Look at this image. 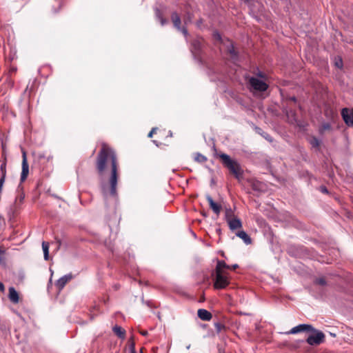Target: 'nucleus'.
Returning <instances> with one entry per match:
<instances>
[{"instance_id":"25","label":"nucleus","mask_w":353,"mask_h":353,"mask_svg":"<svg viewBox=\"0 0 353 353\" xmlns=\"http://www.w3.org/2000/svg\"><path fill=\"white\" fill-rule=\"evenodd\" d=\"M313 284L316 285L325 286L327 285V281L324 277H319V278H316L314 280Z\"/></svg>"},{"instance_id":"4","label":"nucleus","mask_w":353,"mask_h":353,"mask_svg":"<svg viewBox=\"0 0 353 353\" xmlns=\"http://www.w3.org/2000/svg\"><path fill=\"white\" fill-rule=\"evenodd\" d=\"M230 283L227 273L214 272V288L216 290L224 289Z\"/></svg>"},{"instance_id":"44","label":"nucleus","mask_w":353,"mask_h":353,"mask_svg":"<svg viewBox=\"0 0 353 353\" xmlns=\"http://www.w3.org/2000/svg\"><path fill=\"white\" fill-rule=\"evenodd\" d=\"M237 268H239L238 264H234V265H232V266H230V269H232V270H235V269H236Z\"/></svg>"},{"instance_id":"30","label":"nucleus","mask_w":353,"mask_h":353,"mask_svg":"<svg viewBox=\"0 0 353 353\" xmlns=\"http://www.w3.org/2000/svg\"><path fill=\"white\" fill-rule=\"evenodd\" d=\"M194 14L190 12L186 13L185 17L184 19V23L187 24L188 23H191L193 19Z\"/></svg>"},{"instance_id":"1","label":"nucleus","mask_w":353,"mask_h":353,"mask_svg":"<svg viewBox=\"0 0 353 353\" xmlns=\"http://www.w3.org/2000/svg\"><path fill=\"white\" fill-rule=\"evenodd\" d=\"M96 169L100 177V190L105 201L109 198H117V183L119 180V163L114 150L103 145L96 159Z\"/></svg>"},{"instance_id":"32","label":"nucleus","mask_w":353,"mask_h":353,"mask_svg":"<svg viewBox=\"0 0 353 353\" xmlns=\"http://www.w3.org/2000/svg\"><path fill=\"white\" fill-rule=\"evenodd\" d=\"M256 70L257 72L255 73V74L256 75L257 77H259L262 79L264 80H266L267 79V75L262 71H261L259 68H256Z\"/></svg>"},{"instance_id":"43","label":"nucleus","mask_w":353,"mask_h":353,"mask_svg":"<svg viewBox=\"0 0 353 353\" xmlns=\"http://www.w3.org/2000/svg\"><path fill=\"white\" fill-rule=\"evenodd\" d=\"M4 285L3 283L0 282V291L3 292L4 290Z\"/></svg>"},{"instance_id":"40","label":"nucleus","mask_w":353,"mask_h":353,"mask_svg":"<svg viewBox=\"0 0 353 353\" xmlns=\"http://www.w3.org/2000/svg\"><path fill=\"white\" fill-rule=\"evenodd\" d=\"M157 130V128H153L151 130V131L149 132V134H148V137H152L153 133H154V132H156V130Z\"/></svg>"},{"instance_id":"15","label":"nucleus","mask_w":353,"mask_h":353,"mask_svg":"<svg viewBox=\"0 0 353 353\" xmlns=\"http://www.w3.org/2000/svg\"><path fill=\"white\" fill-rule=\"evenodd\" d=\"M8 298L14 303H17L19 301V296L17 291L14 287H10L8 289Z\"/></svg>"},{"instance_id":"18","label":"nucleus","mask_w":353,"mask_h":353,"mask_svg":"<svg viewBox=\"0 0 353 353\" xmlns=\"http://www.w3.org/2000/svg\"><path fill=\"white\" fill-rule=\"evenodd\" d=\"M228 52L230 55V58L232 61H236L239 59V52L235 50L233 43L228 46Z\"/></svg>"},{"instance_id":"33","label":"nucleus","mask_w":353,"mask_h":353,"mask_svg":"<svg viewBox=\"0 0 353 353\" xmlns=\"http://www.w3.org/2000/svg\"><path fill=\"white\" fill-rule=\"evenodd\" d=\"M0 170H1V176L6 177V161L3 162L1 164V165H0Z\"/></svg>"},{"instance_id":"13","label":"nucleus","mask_w":353,"mask_h":353,"mask_svg":"<svg viewBox=\"0 0 353 353\" xmlns=\"http://www.w3.org/2000/svg\"><path fill=\"white\" fill-rule=\"evenodd\" d=\"M228 224L230 230L234 231L242 228L241 220L238 217H233L228 220Z\"/></svg>"},{"instance_id":"17","label":"nucleus","mask_w":353,"mask_h":353,"mask_svg":"<svg viewBox=\"0 0 353 353\" xmlns=\"http://www.w3.org/2000/svg\"><path fill=\"white\" fill-rule=\"evenodd\" d=\"M112 331L119 339L123 340L125 338V330L123 329L121 326L118 325H115L112 327Z\"/></svg>"},{"instance_id":"42","label":"nucleus","mask_w":353,"mask_h":353,"mask_svg":"<svg viewBox=\"0 0 353 353\" xmlns=\"http://www.w3.org/2000/svg\"><path fill=\"white\" fill-rule=\"evenodd\" d=\"M140 334L142 336H147L148 333V331H146V330H142L140 332Z\"/></svg>"},{"instance_id":"37","label":"nucleus","mask_w":353,"mask_h":353,"mask_svg":"<svg viewBox=\"0 0 353 353\" xmlns=\"http://www.w3.org/2000/svg\"><path fill=\"white\" fill-rule=\"evenodd\" d=\"M130 353H137L135 350V344L132 342L130 345Z\"/></svg>"},{"instance_id":"23","label":"nucleus","mask_w":353,"mask_h":353,"mask_svg":"<svg viewBox=\"0 0 353 353\" xmlns=\"http://www.w3.org/2000/svg\"><path fill=\"white\" fill-rule=\"evenodd\" d=\"M49 243L46 241H43L42 243V249L43 252V258L45 261L49 260Z\"/></svg>"},{"instance_id":"8","label":"nucleus","mask_w":353,"mask_h":353,"mask_svg":"<svg viewBox=\"0 0 353 353\" xmlns=\"http://www.w3.org/2000/svg\"><path fill=\"white\" fill-rule=\"evenodd\" d=\"M201 43L199 39H194L191 43L190 51L195 59L201 62Z\"/></svg>"},{"instance_id":"2","label":"nucleus","mask_w":353,"mask_h":353,"mask_svg":"<svg viewBox=\"0 0 353 353\" xmlns=\"http://www.w3.org/2000/svg\"><path fill=\"white\" fill-rule=\"evenodd\" d=\"M219 157L221 159L223 166L228 169L230 172L233 174L236 179L241 180L243 178V170L240 163L236 160L231 159L228 154L225 153L219 154Z\"/></svg>"},{"instance_id":"9","label":"nucleus","mask_w":353,"mask_h":353,"mask_svg":"<svg viewBox=\"0 0 353 353\" xmlns=\"http://www.w3.org/2000/svg\"><path fill=\"white\" fill-rule=\"evenodd\" d=\"M341 114L345 123L348 127H353V109L343 108L341 110Z\"/></svg>"},{"instance_id":"51","label":"nucleus","mask_w":353,"mask_h":353,"mask_svg":"<svg viewBox=\"0 0 353 353\" xmlns=\"http://www.w3.org/2000/svg\"><path fill=\"white\" fill-rule=\"evenodd\" d=\"M192 236H196V234L194 232H192Z\"/></svg>"},{"instance_id":"49","label":"nucleus","mask_w":353,"mask_h":353,"mask_svg":"<svg viewBox=\"0 0 353 353\" xmlns=\"http://www.w3.org/2000/svg\"><path fill=\"white\" fill-rule=\"evenodd\" d=\"M154 143L158 145L157 141H153Z\"/></svg>"},{"instance_id":"14","label":"nucleus","mask_w":353,"mask_h":353,"mask_svg":"<svg viewBox=\"0 0 353 353\" xmlns=\"http://www.w3.org/2000/svg\"><path fill=\"white\" fill-rule=\"evenodd\" d=\"M198 317L203 321H210L212 318V314L205 309H199L197 311Z\"/></svg>"},{"instance_id":"16","label":"nucleus","mask_w":353,"mask_h":353,"mask_svg":"<svg viewBox=\"0 0 353 353\" xmlns=\"http://www.w3.org/2000/svg\"><path fill=\"white\" fill-rule=\"evenodd\" d=\"M171 19L173 23L174 27L178 30L181 29V20L179 14L176 12H172Z\"/></svg>"},{"instance_id":"20","label":"nucleus","mask_w":353,"mask_h":353,"mask_svg":"<svg viewBox=\"0 0 353 353\" xmlns=\"http://www.w3.org/2000/svg\"><path fill=\"white\" fill-rule=\"evenodd\" d=\"M154 13L156 18L159 21L161 26H163L168 23V20L163 17V13L159 8H156L154 9Z\"/></svg>"},{"instance_id":"31","label":"nucleus","mask_w":353,"mask_h":353,"mask_svg":"<svg viewBox=\"0 0 353 353\" xmlns=\"http://www.w3.org/2000/svg\"><path fill=\"white\" fill-rule=\"evenodd\" d=\"M233 216V212L231 208H227L226 210H225V221L228 222V219H231Z\"/></svg>"},{"instance_id":"34","label":"nucleus","mask_w":353,"mask_h":353,"mask_svg":"<svg viewBox=\"0 0 353 353\" xmlns=\"http://www.w3.org/2000/svg\"><path fill=\"white\" fill-rule=\"evenodd\" d=\"M178 30L181 32L184 37L187 39V37L189 35V33L188 29L185 27H181V29H179Z\"/></svg>"},{"instance_id":"47","label":"nucleus","mask_w":353,"mask_h":353,"mask_svg":"<svg viewBox=\"0 0 353 353\" xmlns=\"http://www.w3.org/2000/svg\"><path fill=\"white\" fill-rule=\"evenodd\" d=\"M216 232L217 234H220L221 233V229L220 228H216Z\"/></svg>"},{"instance_id":"52","label":"nucleus","mask_w":353,"mask_h":353,"mask_svg":"<svg viewBox=\"0 0 353 353\" xmlns=\"http://www.w3.org/2000/svg\"><path fill=\"white\" fill-rule=\"evenodd\" d=\"M245 2H248L250 0H244Z\"/></svg>"},{"instance_id":"6","label":"nucleus","mask_w":353,"mask_h":353,"mask_svg":"<svg viewBox=\"0 0 353 353\" xmlns=\"http://www.w3.org/2000/svg\"><path fill=\"white\" fill-rule=\"evenodd\" d=\"M310 332H314V334L310 335L305 341L310 345H319L325 340V334L323 332L316 330H310Z\"/></svg>"},{"instance_id":"45","label":"nucleus","mask_w":353,"mask_h":353,"mask_svg":"<svg viewBox=\"0 0 353 353\" xmlns=\"http://www.w3.org/2000/svg\"><path fill=\"white\" fill-rule=\"evenodd\" d=\"M216 183V181L214 180V178L211 179V181H210V185L212 186L214 185V184Z\"/></svg>"},{"instance_id":"48","label":"nucleus","mask_w":353,"mask_h":353,"mask_svg":"<svg viewBox=\"0 0 353 353\" xmlns=\"http://www.w3.org/2000/svg\"><path fill=\"white\" fill-rule=\"evenodd\" d=\"M23 199H24V196H21L20 197V200H21V201H22Z\"/></svg>"},{"instance_id":"7","label":"nucleus","mask_w":353,"mask_h":353,"mask_svg":"<svg viewBox=\"0 0 353 353\" xmlns=\"http://www.w3.org/2000/svg\"><path fill=\"white\" fill-rule=\"evenodd\" d=\"M310 330H314V327L310 324H299L294 327H292L290 330L285 332H281L283 334H296L299 332H309Z\"/></svg>"},{"instance_id":"26","label":"nucleus","mask_w":353,"mask_h":353,"mask_svg":"<svg viewBox=\"0 0 353 353\" xmlns=\"http://www.w3.org/2000/svg\"><path fill=\"white\" fill-rule=\"evenodd\" d=\"M310 144L312 145V148H319L321 144V141L317 139L316 137H312L310 141Z\"/></svg>"},{"instance_id":"27","label":"nucleus","mask_w":353,"mask_h":353,"mask_svg":"<svg viewBox=\"0 0 353 353\" xmlns=\"http://www.w3.org/2000/svg\"><path fill=\"white\" fill-rule=\"evenodd\" d=\"M6 250L3 247H0V264L5 266L6 265L5 258Z\"/></svg>"},{"instance_id":"38","label":"nucleus","mask_w":353,"mask_h":353,"mask_svg":"<svg viewBox=\"0 0 353 353\" xmlns=\"http://www.w3.org/2000/svg\"><path fill=\"white\" fill-rule=\"evenodd\" d=\"M213 36L214 38H216V39L221 41V34H219V32L218 31H215L213 33Z\"/></svg>"},{"instance_id":"3","label":"nucleus","mask_w":353,"mask_h":353,"mask_svg":"<svg viewBox=\"0 0 353 353\" xmlns=\"http://www.w3.org/2000/svg\"><path fill=\"white\" fill-rule=\"evenodd\" d=\"M288 254L296 258L307 259L311 256L310 251L301 245H290L287 248Z\"/></svg>"},{"instance_id":"24","label":"nucleus","mask_w":353,"mask_h":353,"mask_svg":"<svg viewBox=\"0 0 353 353\" xmlns=\"http://www.w3.org/2000/svg\"><path fill=\"white\" fill-rule=\"evenodd\" d=\"M194 159L195 161H196L198 163H204L208 160V159L205 156L203 155L202 154H201L199 152H196L195 154Z\"/></svg>"},{"instance_id":"50","label":"nucleus","mask_w":353,"mask_h":353,"mask_svg":"<svg viewBox=\"0 0 353 353\" xmlns=\"http://www.w3.org/2000/svg\"><path fill=\"white\" fill-rule=\"evenodd\" d=\"M140 353H143V348L140 350Z\"/></svg>"},{"instance_id":"11","label":"nucleus","mask_w":353,"mask_h":353,"mask_svg":"<svg viewBox=\"0 0 353 353\" xmlns=\"http://www.w3.org/2000/svg\"><path fill=\"white\" fill-rule=\"evenodd\" d=\"M72 274L71 273L65 274L63 276H61L60 279H59L56 283L55 286L59 290V291H61L63 289L66 283L70 281L72 279Z\"/></svg>"},{"instance_id":"46","label":"nucleus","mask_w":353,"mask_h":353,"mask_svg":"<svg viewBox=\"0 0 353 353\" xmlns=\"http://www.w3.org/2000/svg\"><path fill=\"white\" fill-rule=\"evenodd\" d=\"M114 288L116 290H119V289L120 288V285H119V284H115V285H114Z\"/></svg>"},{"instance_id":"39","label":"nucleus","mask_w":353,"mask_h":353,"mask_svg":"<svg viewBox=\"0 0 353 353\" xmlns=\"http://www.w3.org/2000/svg\"><path fill=\"white\" fill-rule=\"evenodd\" d=\"M203 19L200 18L199 20L196 21V26L198 27V28H200L201 24L203 23Z\"/></svg>"},{"instance_id":"41","label":"nucleus","mask_w":353,"mask_h":353,"mask_svg":"<svg viewBox=\"0 0 353 353\" xmlns=\"http://www.w3.org/2000/svg\"><path fill=\"white\" fill-rule=\"evenodd\" d=\"M288 99L289 101H293V102H294V103H296V102L297 101V99H296V97L295 96H291V97H289L288 98Z\"/></svg>"},{"instance_id":"22","label":"nucleus","mask_w":353,"mask_h":353,"mask_svg":"<svg viewBox=\"0 0 353 353\" xmlns=\"http://www.w3.org/2000/svg\"><path fill=\"white\" fill-rule=\"evenodd\" d=\"M256 131L258 134H261L265 140H267L270 143H272L274 139L272 137L269 133L264 132L261 128H256Z\"/></svg>"},{"instance_id":"10","label":"nucleus","mask_w":353,"mask_h":353,"mask_svg":"<svg viewBox=\"0 0 353 353\" xmlns=\"http://www.w3.org/2000/svg\"><path fill=\"white\" fill-rule=\"evenodd\" d=\"M29 173V165L27 161L26 152L23 153V160H22V170L21 173L20 181L21 182H23Z\"/></svg>"},{"instance_id":"12","label":"nucleus","mask_w":353,"mask_h":353,"mask_svg":"<svg viewBox=\"0 0 353 353\" xmlns=\"http://www.w3.org/2000/svg\"><path fill=\"white\" fill-rule=\"evenodd\" d=\"M206 199L209 203L210 208L213 210V212L219 215L221 211V205L216 203L212 196L209 194L206 195Z\"/></svg>"},{"instance_id":"29","label":"nucleus","mask_w":353,"mask_h":353,"mask_svg":"<svg viewBox=\"0 0 353 353\" xmlns=\"http://www.w3.org/2000/svg\"><path fill=\"white\" fill-rule=\"evenodd\" d=\"M214 327L216 329V332L219 334L225 328V325L220 322H216L214 323Z\"/></svg>"},{"instance_id":"19","label":"nucleus","mask_w":353,"mask_h":353,"mask_svg":"<svg viewBox=\"0 0 353 353\" xmlns=\"http://www.w3.org/2000/svg\"><path fill=\"white\" fill-rule=\"evenodd\" d=\"M236 236L241 239L246 245L252 243L250 236L244 230L237 232Z\"/></svg>"},{"instance_id":"35","label":"nucleus","mask_w":353,"mask_h":353,"mask_svg":"<svg viewBox=\"0 0 353 353\" xmlns=\"http://www.w3.org/2000/svg\"><path fill=\"white\" fill-rule=\"evenodd\" d=\"M319 191L323 194H328L329 190L325 185H321L319 188Z\"/></svg>"},{"instance_id":"36","label":"nucleus","mask_w":353,"mask_h":353,"mask_svg":"<svg viewBox=\"0 0 353 353\" xmlns=\"http://www.w3.org/2000/svg\"><path fill=\"white\" fill-rule=\"evenodd\" d=\"M343 61L341 58H339V60L335 61V66L338 68H343Z\"/></svg>"},{"instance_id":"5","label":"nucleus","mask_w":353,"mask_h":353,"mask_svg":"<svg viewBox=\"0 0 353 353\" xmlns=\"http://www.w3.org/2000/svg\"><path fill=\"white\" fill-rule=\"evenodd\" d=\"M248 83L250 87V90L254 92H263L266 91L269 88L268 84L265 82V81L254 77H251L249 79Z\"/></svg>"},{"instance_id":"21","label":"nucleus","mask_w":353,"mask_h":353,"mask_svg":"<svg viewBox=\"0 0 353 353\" xmlns=\"http://www.w3.org/2000/svg\"><path fill=\"white\" fill-rule=\"evenodd\" d=\"M224 268L230 269V266L229 265L226 264V263L224 261L218 260L216 265V268H215V272H224L223 271V269H224Z\"/></svg>"},{"instance_id":"28","label":"nucleus","mask_w":353,"mask_h":353,"mask_svg":"<svg viewBox=\"0 0 353 353\" xmlns=\"http://www.w3.org/2000/svg\"><path fill=\"white\" fill-rule=\"evenodd\" d=\"M331 129H332V125L330 123H328V122L323 123L319 129V132L321 134H322V133H323V132L325 130H330Z\"/></svg>"}]
</instances>
